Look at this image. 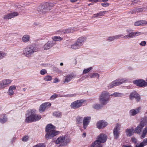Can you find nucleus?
<instances>
[{
  "label": "nucleus",
  "instance_id": "obj_62",
  "mask_svg": "<svg viewBox=\"0 0 147 147\" xmlns=\"http://www.w3.org/2000/svg\"><path fill=\"white\" fill-rule=\"evenodd\" d=\"M72 2H74L77 1V0H70Z\"/></svg>",
  "mask_w": 147,
  "mask_h": 147
},
{
  "label": "nucleus",
  "instance_id": "obj_48",
  "mask_svg": "<svg viewBox=\"0 0 147 147\" xmlns=\"http://www.w3.org/2000/svg\"><path fill=\"white\" fill-rule=\"evenodd\" d=\"M47 71L44 69H42L40 71V73L42 75H44L47 74Z\"/></svg>",
  "mask_w": 147,
  "mask_h": 147
},
{
  "label": "nucleus",
  "instance_id": "obj_46",
  "mask_svg": "<svg viewBox=\"0 0 147 147\" xmlns=\"http://www.w3.org/2000/svg\"><path fill=\"white\" fill-rule=\"evenodd\" d=\"M107 40L109 41H113L115 40L114 36H109L107 38Z\"/></svg>",
  "mask_w": 147,
  "mask_h": 147
},
{
  "label": "nucleus",
  "instance_id": "obj_12",
  "mask_svg": "<svg viewBox=\"0 0 147 147\" xmlns=\"http://www.w3.org/2000/svg\"><path fill=\"white\" fill-rule=\"evenodd\" d=\"M108 123L105 121L100 120L98 121L96 123V127L99 129H103L107 126Z\"/></svg>",
  "mask_w": 147,
  "mask_h": 147
},
{
  "label": "nucleus",
  "instance_id": "obj_52",
  "mask_svg": "<svg viewBox=\"0 0 147 147\" xmlns=\"http://www.w3.org/2000/svg\"><path fill=\"white\" fill-rule=\"evenodd\" d=\"M146 44V42L145 41H142L140 43V45L142 46H145Z\"/></svg>",
  "mask_w": 147,
  "mask_h": 147
},
{
  "label": "nucleus",
  "instance_id": "obj_26",
  "mask_svg": "<svg viewBox=\"0 0 147 147\" xmlns=\"http://www.w3.org/2000/svg\"><path fill=\"white\" fill-rule=\"evenodd\" d=\"M102 145L100 142L97 139L93 142L90 145V147H102Z\"/></svg>",
  "mask_w": 147,
  "mask_h": 147
},
{
  "label": "nucleus",
  "instance_id": "obj_59",
  "mask_svg": "<svg viewBox=\"0 0 147 147\" xmlns=\"http://www.w3.org/2000/svg\"><path fill=\"white\" fill-rule=\"evenodd\" d=\"M70 33H72L74 32V28H69Z\"/></svg>",
  "mask_w": 147,
  "mask_h": 147
},
{
  "label": "nucleus",
  "instance_id": "obj_21",
  "mask_svg": "<svg viewBox=\"0 0 147 147\" xmlns=\"http://www.w3.org/2000/svg\"><path fill=\"white\" fill-rule=\"evenodd\" d=\"M134 129L133 127L126 129L125 131L126 136L127 137H130L134 135Z\"/></svg>",
  "mask_w": 147,
  "mask_h": 147
},
{
  "label": "nucleus",
  "instance_id": "obj_50",
  "mask_svg": "<svg viewBox=\"0 0 147 147\" xmlns=\"http://www.w3.org/2000/svg\"><path fill=\"white\" fill-rule=\"evenodd\" d=\"M122 34H119L114 36L115 40L117 39L120 38L123 36Z\"/></svg>",
  "mask_w": 147,
  "mask_h": 147
},
{
  "label": "nucleus",
  "instance_id": "obj_16",
  "mask_svg": "<svg viewBox=\"0 0 147 147\" xmlns=\"http://www.w3.org/2000/svg\"><path fill=\"white\" fill-rule=\"evenodd\" d=\"M18 15L19 13L18 12H15L7 14L5 15L3 18L5 20L10 19L18 16Z\"/></svg>",
  "mask_w": 147,
  "mask_h": 147
},
{
  "label": "nucleus",
  "instance_id": "obj_14",
  "mask_svg": "<svg viewBox=\"0 0 147 147\" xmlns=\"http://www.w3.org/2000/svg\"><path fill=\"white\" fill-rule=\"evenodd\" d=\"M144 126V123L143 121H141L138 126L135 128L134 130L136 133L140 134L142 131V130Z\"/></svg>",
  "mask_w": 147,
  "mask_h": 147
},
{
  "label": "nucleus",
  "instance_id": "obj_56",
  "mask_svg": "<svg viewBox=\"0 0 147 147\" xmlns=\"http://www.w3.org/2000/svg\"><path fill=\"white\" fill-rule=\"evenodd\" d=\"M141 121H143L144 123V125L147 123V118L145 117Z\"/></svg>",
  "mask_w": 147,
  "mask_h": 147
},
{
  "label": "nucleus",
  "instance_id": "obj_41",
  "mask_svg": "<svg viewBox=\"0 0 147 147\" xmlns=\"http://www.w3.org/2000/svg\"><path fill=\"white\" fill-rule=\"evenodd\" d=\"M32 147H45V145L44 143H40Z\"/></svg>",
  "mask_w": 147,
  "mask_h": 147
},
{
  "label": "nucleus",
  "instance_id": "obj_29",
  "mask_svg": "<svg viewBox=\"0 0 147 147\" xmlns=\"http://www.w3.org/2000/svg\"><path fill=\"white\" fill-rule=\"evenodd\" d=\"M55 127L51 124H49L47 125L45 127V130L47 132L55 129Z\"/></svg>",
  "mask_w": 147,
  "mask_h": 147
},
{
  "label": "nucleus",
  "instance_id": "obj_7",
  "mask_svg": "<svg viewBox=\"0 0 147 147\" xmlns=\"http://www.w3.org/2000/svg\"><path fill=\"white\" fill-rule=\"evenodd\" d=\"M127 32L129 34L124 36V39H127L129 38H132L134 37H136L141 34V33L139 32H133L130 30H127Z\"/></svg>",
  "mask_w": 147,
  "mask_h": 147
},
{
  "label": "nucleus",
  "instance_id": "obj_44",
  "mask_svg": "<svg viewBox=\"0 0 147 147\" xmlns=\"http://www.w3.org/2000/svg\"><path fill=\"white\" fill-rule=\"evenodd\" d=\"M43 104L45 106V108H46L50 107L51 105V103L49 102H47L43 103Z\"/></svg>",
  "mask_w": 147,
  "mask_h": 147
},
{
  "label": "nucleus",
  "instance_id": "obj_9",
  "mask_svg": "<svg viewBox=\"0 0 147 147\" xmlns=\"http://www.w3.org/2000/svg\"><path fill=\"white\" fill-rule=\"evenodd\" d=\"M58 134V131H55V129H54L47 132L45 135V137L46 139L49 140L51 139Z\"/></svg>",
  "mask_w": 147,
  "mask_h": 147
},
{
  "label": "nucleus",
  "instance_id": "obj_8",
  "mask_svg": "<svg viewBox=\"0 0 147 147\" xmlns=\"http://www.w3.org/2000/svg\"><path fill=\"white\" fill-rule=\"evenodd\" d=\"M133 83L137 86L140 87H145L147 86V83L144 80L139 79L133 81Z\"/></svg>",
  "mask_w": 147,
  "mask_h": 147
},
{
  "label": "nucleus",
  "instance_id": "obj_17",
  "mask_svg": "<svg viewBox=\"0 0 147 147\" xmlns=\"http://www.w3.org/2000/svg\"><path fill=\"white\" fill-rule=\"evenodd\" d=\"M97 139L101 144L105 143L106 141L107 137L105 134H102L98 136Z\"/></svg>",
  "mask_w": 147,
  "mask_h": 147
},
{
  "label": "nucleus",
  "instance_id": "obj_24",
  "mask_svg": "<svg viewBox=\"0 0 147 147\" xmlns=\"http://www.w3.org/2000/svg\"><path fill=\"white\" fill-rule=\"evenodd\" d=\"M147 145V138L144 139L143 141L140 143L136 144L135 145V147H144Z\"/></svg>",
  "mask_w": 147,
  "mask_h": 147
},
{
  "label": "nucleus",
  "instance_id": "obj_28",
  "mask_svg": "<svg viewBox=\"0 0 147 147\" xmlns=\"http://www.w3.org/2000/svg\"><path fill=\"white\" fill-rule=\"evenodd\" d=\"M80 46L76 42L70 45V48L74 50L79 49H80Z\"/></svg>",
  "mask_w": 147,
  "mask_h": 147
},
{
  "label": "nucleus",
  "instance_id": "obj_51",
  "mask_svg": "<svg viewBox=\"0 0 147 147\" xmlns=\"http://www.w3.org/2000/svg\"><path fill=\"white\" fill-rule=\"evenodd\" d=\"M131 140L134 143H136L137 142V139L134 137H133L131 138Z\"/></svg>",
  "mask_w": 147,
  "mask_h": 147
},
{
  "label": "nucleus",
  "instance_id": "obj_23",
  "mask_svg": "<svg viewBox=\"0 0 147 147\" xmlns=\"http://www.w3.org/2000/svg\"><path fill=\"white\" fill-rule=\"evenodd\" d=\"M75 77V76L73 74H69L66 76L65 77L64 80V82L65 83H68L72 79Z\"/></svg>",
  "mask_w": 147,
  "mask_h": 147
},
{
  "label": "nucleus",
  "instance_id": "obj_4",
  "mask_svg": "<svg viewBox=\"0 0 147 147\" xmlns=\"http://www.w3.org/2000/svg\"><path fill=\"white\" fill-rule=\"evenodd\" d=\"M110 95L109 93L106 91H103L100 94L99 97V100L102 105H106L109 101Z\"/></svg>",
  "mask_w": 147,
  "mask_h": 147
},
{
  "label": "nucleus",
  "instance_id": "obj_25",
  "mask_svg": "<svg viewBox=\"0 0 147 147\" xmlns=\"http://www.w3.org/2000/svg\"><path fill=\"white\" fill-rule=\"evenodd\" d=\"M22 40L24 43H26L29 42L30 40V36L28 34H25L22 37Z\"/></svg>",
  "mask_w": 147,
  "mask_h": 147
},
{
  "label": "nucleus",
  "instance_id": "obj_45",
  "mask_svg": "<svg viewBox=\"0 0 147 147\" xmlns=\"http://www.w3.org/2000/svg\"><path fill=\"white\" fill-rule=\"evenodd\" d=\"M121 95V94L120 93L117 92H115L113 94H111L110 96H111L114 97H118Z\"/></svg>",
  "mask_w": 147,
  "mask_h": 147
},
{
  "label": "nucleus",
  "instance_id": "obj_55",
  "mask_svg": "<svg viewBox=\"0 0 147 147\" xmlns=\"http://www.w3.org/2000/svg\"><path fill=\"white\" fill-rule=\"evenodd\" d=\"M69 28L65 29L64 31L65 33H70Z\"/></svg>",
  "mask_w": 147,
  "mask_h": 147
},
{
  "label": "nucleus",
  "instance_id": "obj_38",
  "mask_svg": "<svg viewBox=\"0 0 147 147\" xmlns=\"http://www.w3.org/2000/svg\"><path fill=\"white\" fill-rule=\"evenodd\" d=\"M92 69V67L84 69L83 71V74H86L90 72Z\"/></svg>",
  "mask_w": 147,
  "mask_h": 147
},
{
  "label": "nucleus",
  "instance_id": "obj_10",
  "mask_svg": "<svg viewBox=\"0 0 147 147\" xmlns=\"http://www.w3.org/2000/svg\"><path fill=\"white\" fill-rule=\"evenodd\" d=\"M12 81V80L9 79L3 80L0 82V89H3L7 87L11 83Z\"/></svg>",
  "mask_w": 147,
  "mask_h": 147
},
{
  "label": "nucleus",
  "instance_id": "obj_42",
  "mask_svg": "<svg viewBox=\"0 0 147 147\" xmlns=\"http://www.w3.org/2000/svg\"><path fill=\"white\" fill-rule=\"evenodd\" d=\"M29 139V137L28 136H25L23 137L22 139V141L24 142H26Z\"/></svg>",
  "mask_w": 147,
  "mask_h": 147
},
{
  "label": "nucleus",
  "instance_id": "obj_32",
  "mask_svg": "<svg viewBox=\"0 0 147 147\" xmlns=\"http://www.w3.org/2000/svg\"><path fill=\"white\" fill-rule=\"evenodd\" d=\"M47 4H43L39 6L38 8L40 11H43L47 9Z\"/></svg>",
  "mask_w": 147,
  "mask_h": 147
},
{
  "label": "nucleus",
  "instance_id": "obj_47",
  "mask_svg": "<svg viewBox=\"0 0 147 147\" xmlns=\"http://www.w3.org/2000/svg\"><path fill=\"white\" fill-rule=\"evenodd\" d=\"M58 95L56 94H54L53 95H52V96L50 97V99L51 100H53L56 98L57 97H58Z\"/></svg>",
  "mask_w": 147,
  "mask_h": 147
},
{
  "label": "nucleus",
  "instance_id": "obj_3",
  "mask_svg": "<svg viewBox=\"0 0 147 147\" xmlns=\"http://www.w3.org/2000/svg\"><path fill=\"white\" fill-rule=\"evenodd\" d=\"M71 140V139L68 136L63 135L58 137L55 141L57 145H59V147L66 146Z\"/></svg>",
  "mask_w": 147,
  "mask_h": 147
},
{
  "label": "nucleus",
  "instance_id": "obj_34",
  "mask_svg": "<svg viewBox=\"0 0 147 147\" xmlns=\"http://www.w3.org/2000/svg\"><path fill=\"white\" fill-rule=\"evenodd\" d=\"M83 119L82 117L78 116L76 119V121L77 123L80 124L82 123Z\"/></svg>",
  "mask_w": 147,
  "mask_h": 147
},
{
  "label": "nucleus",
  "instance_id": "obj_20",
  "mask_svg": "<svg viewBox=\"0 0 147 147\" xmlns=\"http://www.w3.org/2000/svg\"><path fill=\"white\" fill-rule=\"evenodd\" d=\"M16 86L15 85L10 86L7 92L8 94L10 96H12L14 94V92L16 89Z\"/></svg>",
  "mask_w": 147,
  "mask_h": 147
},
{
  "label": "nucleus",
  "instance_id": "obj_30",
  "mask_svg": "<svg viewBox=\"0 0 147 147\" xmlns=\"http://www.w3.org/2000/svg\"><path fill=\"white\" fill-rule=\"evenodd\" d=\"M104 105H102L101 103V104L98 103H96L92 105V108L98 110L101 108L102 106Z\"/></svg>",
  "mask_w": 147,
  "mask_h": 147
},
{
  "label": "nucleus",
  "instance_id": "obj_53",
  "mask_svg": "<svg viewBox=\"0 0 147 147\" xmlns=\"http://www.w3.org/2000/svg\"><path fill=\"white\" fill-rule=\"evenodd\" d=\"M101 5L105 7H107L109 5V4L106 3H101Z\"/></svg>",
  "mask_w": 147,
  "mask_h": 147
},
{
  "label": "nucleus",
  "instance_id": "obj_40",
  "mask_svg": "<svg viewBox=\"0 0 147 147\" xmlns=\"http://www.w3.org/2000/svg\"><path fill=\"white\" fill-rule=\"evenodd\" d=\"M99 77V74L97 73H93L90 76V78H96L98 79Z\"/></svg>",
  "mask_w": 147,
  "mask_h": 147
},
{
  "label": "nucleus",
  "instance_id": "obj_19",
  "mask_svg": "<svg viewBox=\"0 0 147 147\" xmlns=\"http://www.w3.org/2000/svg\"><path fill=\"white\" fill-rule=\"evenodd\" d=\"M86 40V38L85 36H81L78 38L76 42L81 47L83 45L84 43L85 42Z\"/></svg>",
  "mask_w": 147,
  "mask_h": 147
},
{
  "label": "nucleus",
  "instance_id": "obj_49",
  "mask_svg": "<svg viewBox=\"0 0 147 147\" xmlns=\"http://www.w3.org/2000/svg\"><path fill=\"white\" fill-rule=\"evenodd\" d=\"M108 11H105L99 12V17L104 16L105 14Z\"/></svg>",
  "mask_w": 147,
  "mask_h": 147
},
{
  "label": "nucleus",
  "instance_id": "obj_18",
  "mask_svg": "<svg viewBox=\"0 0 147 147\" xmlns=\"http://www.w3.org/2000/svg\"><path fill=\"white\" fill-rule=\"evenodd\" d=\"M53 46V42L52 41H48L43 45L42 49L44 50H49Z\"/></svg>",
  "mask_w": 147,
  "mask_h": 147
},
{
  "label": "nucleus",
  "instance_id": "obj_60",
  "mask_svg": "<svg viewBox=\"0 0 147 147\" xmlns=\"http://www.w3.org/2000/svg\"><path fill=\"white\" fill-rule=\"evenodd\" d=\"M86 133L85 132H84L83 133L82 135V137L83 138H85V137H86Z\"/></svg>",
  "mask_w": 147,
  "mask_h": 147
},
{
  "label": "nucleus",
  "instance_id": "obj_63",
  "mask_svg": "<svg viewBox=\"0 0 147 147\" xmlns=\"http://www.w3.org/2000/svg\"><path fill=\"white\" fill-rule=\"evenodd\" d=\"M27 88H24L22 89V90L23 91H25L26 90Z\"/></svg>",
  "mask_w": 147,
  "mask_h": 147
},
{
  "label": "nucleus",
  "instance_id": "obj_58",
  "mask_svg": "<svg viewBox=\"0 0 147 147\" xmlns=\"http://www.w3.org/2000/svg\"><path fill=\"white\" fill-rule=\"evenodd\" d=\"M99 17V13H97L96 14H94L93 16V18H94L95 17Z\"/></svg>",
  "mask_w": 147,
  "mask_h": 147
},
{
  "label": "nucleus",
  "instance_id": "obj_5",
  "mask_svg": "<svg viewBox=\"0 0 147 147\" xmlns=\"http://www.w3.org/2000/svg\"><path fill=\"white\" fill-rule=\"evenodd\" d=\"M127 81V80L125 78L117 80L111 83L109 86V87L111 88L114 86L120 85L123 83H126Z\"/></svg>",
  "mask_w": 147,
  "mask_h": 147
},
{
  "label": "nucleus",
  "instance_id": "obj_61",
  "mask_svg": "<svg viewBox=\"0 0 147 147\" xmlns=\"http://www.w3.org/2000/svg\"><path fill=\"white\" fill-rule=\"evenodd\" d=\"M90 1H92L94 3H96L98 1V0H89Z\"/></svg>",
  "mask_w": 147,
  "mask_h": 147
},
{
  "label": "nucleus",
  "instance_id": "obj_31",
  "mask_svg": "<svg viewBox=\"0 0 147 147\" xmlns=\"http://www.w3.org/2000/svg\"><path fill=\"white\" fill-rule=\"evenodd\" d=\"M1 118H0V122L3 123L7 121V118L5 115L3 114L1 115Z\"/></svg>",
  "mask_w": 147,
  "mask_h": 147
},
{
  "label": "nucleus",
  "instance_id": "obj_33",
  "mask_svg": "<svg viewBox=\"0 0 147 147\" xmlns=\"http://www.w3.org/2000/svg\"><path fill=\"white\" fill-rule=\"evenodd\" d=\"M52 39L54 41H57L62 40H63V38L59 36H54L52 37Z\"/></svg>",
  "mask_w": 147,
  "mask_h": 147
},
{
  "label": "nucleus",
  "instance_id": "obj_57",
  "mask_svg": "<svg viewBox=\"0 0 147 147\" xmlns=\"http://www.w3.org/2000/svg\"><path fill=\"white\" fill-rule=\"evenodd\" d=\"M59 82V80L57 78H55L53 82L54 83H56L58 82Z\"/></svg>",
  "mask_w": 147,
  "mask_h": 147
},
{
  "label": "nucleus",
  "instance_id": "obj_1",
  "mask_svg": "<svg viewBox=\"0 0 147 147\" xmlns=\"http://www.w3.org/2000/svg\"><path fill=\"white\" fill-rule=\"evenodd\" d=\"M36 111L33 109L30 110L26 115L25 121L28 123L40 120L42 116L36 113Z\"/></svg>",
  "mask_w": 147,
  "mask_h": 147
},
{
  "label": "nucleus",
  "instance_id": "obj_43",
  "mask_svg": "<svg viewBox=\"0 0 147 147\" xmlns=\"http://www.w3.org/2000/svg\"><path fill=\"white\" fill-rule=\"evenodd\" d=\"M6 53L0 51V60L2 59L6 55Z\"/></svg>",
  "mask_w": 147,
  "mask_h": 147
},
{
  "label": "nucleus",
  "instance_id": "obj_22",
  "mask_svg": "<svg viewBox=\"0 0 147 147\" xmlns=\"http://www.w3.org/2000/svg\"><path fill=\"white\" fill-rule=\"evenodd\" d=\"M90 117H85L83 119V127L84 129H86L88 125L90 119Z\"/></svg>",
  "mask_w": 147,
  "mask_h": 147
},
{
  "label": "nucleus",
  "instance_id": "obj_64",
  "mask_svg": "<svg viewBox=\"0 0 147 147\" xmlns=\"http://www.w3.org/2000/svg\"><path fill=\"white\" fill-rule=\"evenodd\" d=\"M102 1L104 2H107L108 1V0H102Z\"/></svg>",
  "mask_w": 147,
  "mask_h": 147
},
{
  "label": "nucleus",
  "instance_id": "obj_54",
  "mask_svg": "<svg viewBox=\"0 0 147 147\" xmlns=\"http://www.w3.org/2000/svg\"><path fill=\"white\" fill-rule=\"evenodd\" d=\"M74 96V95L73 94H69L66 95H64V96H63V97H73ZM60 97H63V96H61Z\"/></svg>",
  "mask_w": 147,
  "mask_h": 147
},
{
  "label": "nucleus",
  "instance_id": "obj_15",
  "mask_svg": "<svg viewBox=\"0 0 147 147\" xmlns=\"http://www.w3.org/2000/svg\"><path fill=\"white\" fill-rule=\"evenodd\" d=\"M129 98L131 100L135 98L138 101H140L141 99L140 96L136 92H133L130 93Z\"/></svg>",
  "mask_w": 147,
  "mask_h": 147
},
{
  "label": "nucleus",
  "instance_id": "obj_11",
  "mask_svg": "<svg viewBox=\"0 0 147 147\" xmlns=\"http://www.w3.org/2000/svg\"><path fill=\"white\" fill-rule=\"evenodd\" d=\"M120 128L121 125L119 124H117L113 129V133L115 139H117L119 137Z\"/></svg>",
  "mask_w": 147,
  "mask_h": 147
},
{
  "label": "nucleus",
  "instance_id": "obj_13",
  "mask_svg": "<svg viewBox=\"0 0 147 147\" xmlns=\"http://www.w3.org/2000/svg\"><path fill=\"white\" fill-rule=\"evenodd\" d=\"M141 108L139 107L135 109H132L129 111V115L130 116H134L140 112Z\"/></svg>",
  "mask_w": 147,
  "mask_h": 147
},
{
  "label": "nucleus",
  "instance_id": "obj_36",
  "mask_svg": "<svg viewBox=\"0 0 147 147\" xmlns=\"http://www.w3.org/2000/svg\"><path fill=\"white\" fill-rule=\"evenodd\" d=\"M45 108L43 104H42L40 106L39 111L40 113H42L44 112L45 110Z\"/></svg>",
  "mask_w": 147,
  "mask_h": 147
},
{
  "label": "nucleus",
  "instance_id": "obj_37",
  "mask_svg": "<svg viewBox=\"0 0 147 147\" xmlns=\"http://www.w3.org/2000/svg\"><path fill=\"white\" fill-rule=\"evenodd\" d=\"M52 79V77L50 75L45 76L43 78L44 80L46 82L51 81Z\"/></svg>",
  "mask_w": 147,
  "mask_h": 147
},
{
  "label": "nucleus",
  "instance_id": "obj_39",
  "mask_svg": "<svg viewBox=\"0 0 147 147\" xmlns=\"http://www.w3.org/2000/svg\"><path fill=\"white\" fill-rule=\"evenodd\" d=\"M53 115L57 117H60L61 116V113L59 111H56L53 113Z\"/></svg>",
  "mask_w": 147,
  "mask_h": 147
},
{
  "label": "nucleus",
  "instance_id": "obj_35",
  "mask_svg": "<svg viewBox=\"0 0 147 147\" xmlns=\"http://www.w3.org/2000/svg\"><path fill=\"white\" fill-rule=\"evenodd\" d=\"M147 134V127H145L143 130L142 133L141 137L142 138L145 137L146 134Z\"/></svg>",
  "mask_w": 147,
  "mask_h": 147
},
{
  "label": "nucleus",
  "instance_id": "obj_6",
  "mask_svg": "<svg viewBox=\"0 0 147 147\" xmlns=\"http://www.w3.org/2000/svg\"><path fill=\"white\" fill-rule=\"evenodd\" d=\"M85 102L84 100H78L72 102L70 107L72 109H76L81 107Z\"/></svg>",
  "mask_w": 147,
  "mask_h": 147
},
{
  "label": "nucleus",
  "instance_id": "obj_27",
  "mask_svg": "<svg viewBox=\"0 0 147 147\" xmlns=\"http://www.w3.org/2000/svg\"><path fill=\"white\" fill-rule=\"evenodd\" d=\"M134 25L136 26H145L147 25V22L145 20L139 21L135 22Z\"/></svg>",
  "mask_w": 147,
  "mask_h": 147
},
{
  "label": "nucleus",
  "instance_id": "obj_2",
  "mask_svg": "<svg viewBox=\"0 0 147 147\" xmlns=\"http://www.w3.org/2000/svg\"><path fill=\"white\" fill-rule=\"evenodd\" d=\"M39 50L37 46L30 45L28 46L24 49L23 54L24 56L27 57H30L35 52Z\"/></svg>",
  "mask_w": 147,
  "mask_h": 147
}]
</instances>
